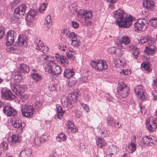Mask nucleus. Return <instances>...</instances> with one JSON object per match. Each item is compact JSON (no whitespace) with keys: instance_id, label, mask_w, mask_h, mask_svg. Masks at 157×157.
I'll use <instances>...</instances> for the list:
<instances>
[{"instance_id":"f257e3e1","label":"nucleus","mask_w":157,"mask_h":157,"mask_svg":"<svg viewBox=\"0 0 157 157\" xmlns=\"http://www.w3.org/2000/svg\"><path fill=\"white\" fill-rule=\"evenodd\" d=\"M119 27L123 28H129L132 22V17L120 10H116L113 15Z\"/></svg>"},{"instance_id":"f03ea898","label":"nucleus","mask_w":157,"mask_h":157,"mask_svg":"<svg viewBox=\"0 0 157 157\" xmlns=\"http://www.w3.org/2000/svg\"><path fill=\"white\" fill-rule=\"evenodd\" d=\"M45 59L49 62L47 63L46 70L52 76L60 74L62 71V68L57 65L54 61L53 58L51 56H46Z\"/></svg>"},{"instance_id":"7ed1b4c3","label":"nucleus","mask_w":157,"mask_h":157,"mask_svg":"<svg viewBox=\"0 0 157 157\" xmlns=\"http://www.w3.org/2000/svg\"><path fill=\"white\" fill-rule=\"evenodd\" d=\"M11 89L13 92L18 96L23 101H25L28 98L27 95L23 93V88L20 85L13 83L11 85Z\"/></svg>"},{"instance_id":"20e7f679","label":"nucleus","mask_w":157,"mask_h":157,"mask_svg":"<svg viewBox=\"0 0 157 157\" xmlns=\"http://www.w3.org/2000/svg\"><path fill=\"white\" fill-rule=\"evenodd\" d=\"M90 64L92 67L98 71L106 70L108 67L106 62L103 60H98L97 62L91 61Z\"/></svg>"},{"instance_id":"39448f33","label":"nucleus","mask_w":157,"mask_h":157,"mask_svg":"<svg viewBox=\"0 0 157 157\" xmlns=\"http://www.w3.org/2000/svg\"><path fill=\"white\" fill-rule=\"evenodd\" d=\"M117 91L120 96L123 98L127 97L129 93L128 87L123 82H119Z\"/></svg>"},{"instance_id":"423d86ee","label":"nucleus","mask_w":157,"mask_h":157,"mask_svg":"<svg viewBox=\"0 0 157 157\" xmlns=\"http://www.w3.org/2000/svg\"><path fill=\"white\" fill-rule=\"evenodd\" d=\"M131 42L130 38L128 36H124L119 39L117 43V45L123 49H128V45Z\"/></svg>"},{"instance_id":"0eeeda50","label":"nucleus","mask_w":157,"mask_h":157,"mask_svg":"<svg viewBox=\"0 0 157 157\" xmlns=\"http://www.w3.org/2000/svg\"><path fill=\"white\" fill-rule=\"evenodd\" d=\"M34 108L31 105H24L22 106L21 111L23 116L26 117H32Z\"/></svg>"},{"instance_id":"6e6552de","label":"nucleus","mask_w":157,"mask_h":157,"mask_svg":"<svg viewBox=\"0 0 157 157\" xmlns=\"http://www.w3.org/2000/svg\"><path fill=\"white\" fill-rule=\"evenodd\" d=\"M146 125L149 131H153L157 128V120L153 117H151L147 120Z\"/></svg>"},{"instance_id":"1a4fd4ad","label":"nucleus","mask_w":157,"mask_h":157,"mask_svg":"<svg viewBox=\"0 0 157 157\" xmlns=\"http://www.w3.org/2000/svg\"><path fill=\"white\" fill-rule=\"evenodd\" d=\"M135 91L136 94L138 95L140 100L144 101L147 98V94L143 89L142 86L139 85L136 87Z\"/></svg>"},{"instance_id":"9d476101","label":"nucleus","mask_w":157,"mask_h":157,"mask_svg":"<svg viewBox=\"0 0 157 157\" xmlns=\"http://www.w3.org/2000/svg\"><path fill=\"white\" fill-rule=\"evenodd\" d=\"M3 111L8 117L15 116L17 113V110L9 105H5L3 107Z\"/></svg>"},{"instance_id":"9b49d317","label":"nucleus","mask_w":157,"mask_h":157,"mask_svg":"<svg viewBox=\"0 0 157 157\" xmlns=\"http://www.w3.org/2000/svg\"><path fill=\"white\" fill-rule=\"evenodd\" d=\"M1 92L2 97L6 100H12L16 97L15 95L13 94L10 90L6 88L2 89Z\"/></svg>"},{"instance_id":"f8f14e48","label":"nucleus","mask_w":157,"mask_h":157,"mask_svg":"<svg viewBox=\"0 0 157 157\" xmlns=\"http://www.w3.org/2000/svg\"><path fill=\"white\" fill-rule=\"evenodd\" d=\"M16 36V34L13 31H9L7 33L6 36L5 37V40H7L6 44L7 46H10L13 43Z\"/></svg>"},{"instance_id":"ddd939ff","label":"nucleus","mask_w":157,"mask_h":157,"mask_svg":"<svg viewBox=\"0 0 157 157\" xmlns=\"http://www.w3.org/2000/svg\"><path fill=\"white\" fill-rule=\"evenodd\" d=\"M37 13V10L34 9L31 10L28 12L25 20L29 22H33L34 20L35 17Z\"/></svg>"},{"instance_id":"4468645a","label":"nucleus","mask_w":157,"mask_h":157,"mask_svg":"<svg viewBox=\"0 0 157 157\" xmlns=\"http://www.w3.org/2000/svg\"><path fill=\"white\" fill-rule=\"evenodd\" d=\"M78 16H81L82 17L86 19H89L92 17V14L90 11H87L83 9H80L79 11H76Z\"/></svg>"},{"instance_id":"2eb2a0df","label":"nucleus","mask_w":157,"mask_h":157,"mask_svg":"<svg viewBox=\"0 0 157 157\" xmlns=\"http://www.w3.org/2000/svg\"><path fill=\"white\" fill-rule=\"evenodd\" d=\"M27 39L26 36L24 35H20L18 37V40L16 43L17 45L22 47H26L27 46Z\"/></svg>"},{"instance_id":"dca6fc26","label":"nucleus","mask_w":157,"mask_h":157,"mask_svg":"<svg viewBox=\"0 0 157 157\" xmlns=\"http://www.w3.org/2000/svg\"><path fill=\"white\" fill-rule=\"evenodd\" d=\"M133 139H132L131 142V144L129 145L127 150L129 153H132L134 151L136 148V136L135 135L132 136Z\"/></svg>"},{"instance_id":"f3484780","label":"nucleus","mask_w":157,"mask_h":157,"mask_svg":"<svg viewBox=\"0 0 157 157\" xmlns=\"http://www.w3.org/2000/svg\"><path fill=\"white\" fill-rule=\"evenodd\" d=\"M145 48L146 49L144 50V52L147 55H152L155 54V52L156 47L154 44H149L147 45L146 46Z\"/></svg>"},{"instance_id":"a211bd4d","label":"nucleus","mask_w":157,"mask_h":157,"mask_svg":"<svg viewBox=\"0 0 157 157\" xmlns=\"http://www.w3.org/2000/svg\"><path fill=\"white\" fill-rule=\"evenodd\" d=\"M128 50L130 51H132V55L133 56V57L135 59H137L138 58L140 53V50L139 48L133 45H129Z\"/></svg>"},{"instance_id":"6ab92c4d","label":"nucleus","mask_w":157,"mask_h":157,"mask_svg":"<svg viewBox=\"0 0 157 157\" xmlns=\"http://www.w3.org/2000/svg\"><path fill=\"white\" fill-rule=\"evenodd\" d=\"M27 7L25 4L20 5L18 7L16 8L14 10V12L19 14L21 17L23 16L26 11Z\"/></svg>"},{"instance_id":"aec40b11","label":"nucleus","mask_w":157,"mask_h":157,"mask_svg":"<svg viewBox=\"0 0 157 157\" xmlns=\"http://www.w3.org/2000/svg\"><path fill=\"white\" fill-rule=\"evenodd\" d=\"M145 21H143V20L140 19L138 20L137 22L134 24L135 27L137 29L140 30H145L146 28V25L144 23Z\"/></svg>"},{"instance_id":"412c9836","label":"nucleus","mask_w":157,"mask_h":157,"mask_svg":"<svg viewBox=\"0 0 157 157\" xmlns=\"http://www.w3.org/2000/svg\"><path fill=\"white\" fill-rule=\"evenodd\" d=\"M154 2L152 1L146 0L143 2V6L147 10H151L154 9Z\"/></svg>"},{"instance_id":"4be33fe9","label":"nucleus","mask_w":157,"mask_h":157,"mask_svg":"<svg viewBox=\"0 0 157 157\" xmlns=\"http://www.w3.org/2000/svg\"><path fill=\"white\" fill-rule=\"evenodd\" d=\"M117 147L116 146L112 145L110 146L107 149L106 154L107 155H114L117 153Z\"/></svg>"},{"instance_id":"5701e85b","label":"nucleus","mask_w":157,"mask_h":157,"mask_svg":"<svg viewBox=\"0 0 157 157\" xmlns=\"http://www.w3.org/2000/svg\"><path fill=\"white\" fill-rule=\"evenodd\" d=\"M32 151L29 148H25L21 152L20 157H31Z\"/></svg>"},{"instance_id":"b1692460","label":"nucleus","mask_w":157,"mask_h":157,"mask_svg":"<svg viewBox=\"0 0 157 157\" xmlns=\"http://www.w3.org/2000/svg\"><path fill=\"white\" fill-rule=\"evenodd\" d=\"M52 25V21L50 15H48L45 17L44 22V27L48 30Z\"/></svg>"},{"instance_id":"393cba45","label":"nucleus","mask_w":157,"mask_h":157,"mask_svg":"<svg viewBox=\"0 0 157 157\" xmlns=\"http://www.w3.org/2000/svg\"><path fill=\"white\" fill-rule=\"evenodd\" d=\"M41 41L40 40L39 43L37 44L36 49L44 53H45L48 50V49L47 47L44 46L43 44H41Z\"/></svg>"},{"instance_id":"a878e982","label":"nucleus","mask_w":157,"mask_h":157,"mask_svg":"<svg viewBox=\"0 0 157 157\" xmlns=\"http://www.w3.org/2000/svg\"><path fill=\"white\" fill-rule=\"evenodd\" d=\"M20 73H28L29 71V66L24 63L21 64L19 68Z\"/></svg>"},{"instance_id":"bb28decb","label":"nucleus","mask_w":157,"mask_h":157,"mask_svg":"<svg viewBox=\"0 0 157 157\" xmlns=\"http://www.w3.org/2000/svg\"><path fill=\"white\" fill-rule=\"evenodd\" d=\"M13 126L14 127L17 128V131L18 133H21L23 131V127L21 123V121L19 120H16L14 121L13 124Z\"/></svg>"},{"instance_id":"cd10ccee","label":"nucleus","mask_w":157,"mask_h":157,"mask_svg":"<svg viewBox=\"0 0 157 157\" xmlns=\"http://www.w3.org/2000/svg\"><path fill=\"white\" fill-rule=\"evenodd\" d=\"M152 41V38L150 36H142L140 39L139 43L141 44H144L145 43H147L149 44L151 43Z\"/></svg>"},{"instance_id":"c85d7f7f","label":"nucleus","mask_w":157,"mask_h":157,"mask_svg":"<svg viewBox=\"0 0 157 157\" xmlns=\"http://www.w3.org/2000/svg\"><path fill=\"white\" fill-rule=\"evenodd\" d=\"M61 102L64 106L67 108H71L72 107L71 101L68 98H66L63 100H62Z\"/></svg>"},{"instance_id":"c756f323","label":"nucleus","mask_w":157,"mask_h":157,"mask_svg":"<svg viewBox=\"0 0 157 157\" xmlns=\"http://www.w3.org/2000/svg\"><path fill=\"white\" fill-rule=\"evenodd\" d=\"M57 114L56 116L59 119H61L63 117V115L65 113V111L63 110L62 107L59 106L57 108Z\"/></svg>"},{"instance_id":"7c9ffc66","label":"nucleus","mask_w":157,"mask_h":157,"mask_svg":"<svg viewBox=\"0 0 157 157\" xmlns=\"http://www.w3.org/2000/svg\"><path fill=\"white\" fill-rule=\"evenodd\" d=\"M74 75L73 71L68 68L66 69L64 71V76L67 78H70Z\"/></svg>"},{"instance_id":"2f4dec72","label":"nucleus","mask_w":157,"mask_h":157,"mask_svg":"<svg viewBox=\"0 0 157 157\" xmlns=\"http://www.w3.org/2000/svg\"><path fill=\"white\" fill-rule=\"evenodd\" d=\"M97 145L100 148L104 147L106 144V143L104 140L101 138H98L96 140Z\"/></svg>"},{"instance_id":"473e14b6","label":"nucleus","mask_w":157,"mask_h":157,"mask_svg":"<svg viewBox=\"0 0 157 157\" xmlns=\"http://www.w3.org/2000/svg\"><path fill=\"white\" fill-rule=\"evenodd\" d=\"M21 141V139L17 134L13 135L11 136V142L14 144L17 143H19Z\"/></svg>"},{"instance_id":"72a5a7b5","label":"nucleus","mask_w":157,"mask_h":157,"mask_svg":"<svg viewBox=\"0 0 157 157\" xmlns=\"http://www.w3.org/2000/svg\"><path fill=\"white\" fill-rule=\"evenodd\" d=\"M79 96L78 94L74 92L69 94L68 98L71 101L72 100L74 102H76L77 101V98Z\"/></svg>"},{"instance_id":"f704fd0d","label":"nucleus","mask_w":157,"mask_h":157,"mask_svg":"<svg viewBox=\"0 0 157 157\" xmlns=\"http://www.w3.org/2000/svg\"><path fill=\"white\" fill-rule=\"evenodd\" d=\"M67 126L68 129H71V132L73 133L77 131L78 129L74 128V126L73 122L71 121H68L67 123Z\"/></svg>"},{"instance_id":"c9c22d12","label":"nucleus","mask_w":157,"mask_h":157,"mask_svg":"<svg viewBox=\"0 0 157 157\" xmlns=\"http://www.w3.org/2000/svg\"><path fill=\"white\" fill-rule=\"evenodd\" d=\"M55 57L58 60H60L62 63H68V61L67 59L66 58L65 56L62 55L60 56L58 54H56Z\"/></svg>"},{"instance_id":"e433bc0d","label":"nucleus","mask_w":157,"mask_h":157,"mask_svg":"<svg viewBox=\"0 0 157 157\" xmlns=\"http://www.w3.org/2000/svg\"><path fill=\"white\" fill-rule=\"evenodd\" d=\"M31 77L35 82L40 81L42 79L41 75L38 74L33 73L31 75Z\"/></svg>"},{"instance_id":"4c0bfd02","label":"nucleus","mask_w":157,"mask_h":157,"mask_svg":"<svg viewBox=\"0 0 157 157\" xmlns=\"http://www.w3.org/2000/svg\"><path fill=\"white\" fill-rule=\"evenodd\" d=\"M74 51L71 50L67 51L66 55L67 57L69 59L74 60L75 59V57L74 56Z\"/></svg>"},{"instance_id":"58836bf2","label":"nucleus","mask_w":157,"mask_h":157,"mask_svg":"<svg viewBox=\"0 0 157 157\" xmlns=\"http://www.w3.org/2000/svg\"><path fill=\"white\" fill-rule=\"evenodd\" d=\"M142 141L144 144L146 145L147 146H149L151 145V144H149V138L147 136L142 138Z\"/></svg>"},{"instance_id":"ea45409f","label":"nucleus","mask_w":157,"mask_h":157,"mask_svg":"<svg viewBox=\"0 0 157 157\" xmlns=\"http://www.w3.org/2000/svg\"><path fill=\"white\" fill-rule=\"evenodd\" d=\"M142 67L144 68V70L148 72L151 71L150 68V64L148 63H143L141 65Z\"/></svg>"},{"instance_id":"a19ab883","label":"nucleus","mask_w":157,"mask_h":157,"mask_svg":"<svg viewBox=\"0 0 157 157\" xmlns=\"http://www.w3.org/2000/svg\"><path fill=\"white\" fill-rule=\"evenodd\" d=\"M71 41V45L73 46L78 47L79 46L80 42L78 40H77V39L76 40H72Z\"/></svg>"},{"instance_id":"79ce46f5","label":"nucleus","mask_w":157,"mask_h":157,"mask_svg":"<svg viewBox=\"0 0 157 157\" xmlns=\"http://www.w3.org/2000/svg\"><path fill=\"white\" fill-rule=\"evenodd\" d=\"M69 79L68 82V85L70 86H72L74 85L77 82V80L75 78L72 77L69 78Z\"/></svg>"},{"instance_id":"37998d69","label":"nucleus","mask_w":157,"mask_h":157,"mask_svg":"<svg viewBox=\"0 0 157 157\" xmlns=\"http://www.w3.org/2000/svg\"><path fill=\"white\" fill-rule=\"evenodd\" d=\"M68 37L71 41L72 40H76L77 39L76 35L73 32H71L69 35Z\"/></svg>"},{"instance_id":"c03bdc74","label":"nucleus","mask_w":157,"mask_h":157,"mask_svg":"<svg viewBox=\"0 0 157 157\" xmlns=\"http://www.w3.org/2000/svg\"><path fill=\"white\" fill-rule=\"evenodd\" d=\"M5 28L0 26V39L3 38L5 35Z\"/></svg>"},{"instance_id":"a18cd8bd","label":"nucleus","mask_w":157,"mask_h":157,"mask_svg":"<svg viewBox=\"0 0 157 157\" xmlns=\"http://www.w3.org/2000/svg\"><path fill=\"white\" fill-rule=\"evenodd\" d=\"M33 106V107L35 108L36 109H40L41 106V103L38 101H36L35 102L34 105H32Z\"/></svg>"},{"instance_id":"49530a36","label":"nucleus","mask_w":157,"mask_h":157,"mask_svg":"<svg viewBox=\"0 0 157 157\" xmlns=\"http://www.w3.org/2000/svg\"><path fill=\"white\" fill-rule=\"evenodd\" d=\"M59 137L61 139V140L63 141H65L67 139V136H65L64 134L61 132L58 135Z\"/></svg>"},{"instance_id":"de8ad7c7","label":"nucleus","mask_w":157,"mask_h":157,"mask_svg":"<svg viewBox=\"0 0 157 157\" xmlns=\"http://www.w3.org/2000/svg\"><path fill=\"white\" fill-rule=\"evenodd\" d=\"M116 51V48L114 47H110L108 49V52L112 54H115Z\"/></svg>"},{"instance_id":"09e8293b","label":"nucleus","mask_w":157,"mask_h":157,"mask_svg":"<svg viewBox=\"0 0 157 157\" xmlns=\"http://www.w3.org/2000/svg\"><path fill=\"white\" fill-rule=\"evenodd\" d=\"M7 144L6 142H3L0 144V148L4 150L7 149Z\"/></svg>"},{"instance_id":"8fccbe9b","label":"nucleus","mask_w":157,"mask_h":157,"mask_svg":"<svg viewBox=\"0 0 157 157\" xmlns=\"http://www.w3.org/2000/svg\"><path fill=\"white\" fill-rule=\"evenodd\" d=\"M109 134V131L107 130H104L101 133L102 135L104 137L108 136Z\"/></svg>"},{"instance_id":"3c124183","label":"nucleus","mask_w":157,"mask_h":157,"mask_svg":"<svg viewBox=\"0 0 157 157\" xmlns=\"http://www.w3.org/2000/svg\"><path fill=\"white\" fill-rule=\"evenodd\" d=\"M41 141L40 139L38 137H36L34 139L35 143L36 145H39L40 144Z\"/></svg>"},{"instance_id":"603ef678","label":"nucleus","mask_w":157,"mask_h":157,"mask_svg":"<svg viewBox=\"0 0 157 157\" xmlns=\"http://www.w3.org/2000/svg\"><path fill=\"white\" fill-rule=\"evenodd\" d=\"M81 105L87 112H89L90 111V109L88 105L84 103L82 104Z\"/></svg>"},{"instance_id":"864d4df0","label":"nucleus","mask_w":157,"mask_h":157,"mask_svg":"<svg viewBox=\"0 0 157 157\" xmlns=\"http://www.w3.org/2000/svg\"><path fill=\"white\" fill-rule=\"evenodd\" d=\"M121 73L123 74V75H129L131 74L130 71L127 69H126L124 71V70L122 71Z\"/></svg>"},{"instance_id":"5fc2aeb1","label":"nucleus","mask_w":157,"mask_h":157,"mask_svg":"<svg viewBox=\"0 0 157 157\" xmlns=\"http://www.w3.org/2000/svg\"><path fill=\"white\" fill-rule=\"evenodd\" d=\"M140 111L142 114L145 115L146 113V110L144 107L140 106Z\"/></svg>"},{"instance_id":"6e6d98bb","label":"nucleus","mask_w":157,"mask_h":157,"mask_svg":"<svg viewBox=\"0 0 157 157\" xmlns=\"http://www.w3.org/2000/svg\"><path fill=\"white\" fill-rule=\"evenodd\" d=\"M48 88L50 90L52 91H54L56 89L55 85L53 84H51L49 85Z\"/></svg>"},{"instance_id":"4d7b16f0","label":"nucleus","mask_w":157,"mask_h":157,"mask_svg":"<svg viewBox=\"0 0 157 157\" xmlns=\"http://www.w3.org/2000/svg\"><path fill=\"white\" fill-rule=\"evenodd\" d=\"M113 118L111 117H107V121L109 123H110V124H113Z\"/></svg>"},{"instance_id":"13d9d810","label":"nucleus","mask_w":157,"mask_h":157,"mask_svg":"<svg viewBox=\"0 0 157 157\" xmlns=\"http://www.w3.org/2000/svg\"><path fill=\"white\" fill-rule=\"evenodd\" d=\"M73 27L74 28H77L78 27V24L77 22L75 21H73L72 22Z\"/></svg>"},{"instance_id":"bf43d9fd","label":"nucleus","mask_w":157,"mask_h":157,"mask_svg":"<svg viewBox=\"0 0 157 157\" xmlns=\"http://www.w3.org/2000/svg\"><path fill=\"white\" fill-rule=\"evenodd\" d=\"M68 30L67 29H65L64 30H62L61 32L62 34H63V35L65 34L66 35H67L68 33Z\"/></svg>"},{"instance_id":"052dcab7","label":"nucleus","mask_w":157,"mask_h":157,"mask_svg":"<svg viewBox=\"0 0 157 157\" xmlns=\"http://www.w3.org/2000/svg\"><path fill=\"white\" fill-rule=\"evenodd\" d=\"M81 80L82 82H85L87 80V77L86 76H83L81 78Z\"/></svg>"},{"instance_id":"680f3d73","label":"nucleus","mask_w":157,"mask_h":157,"mask_svg":"<svg viewBox=\"0 0 157 157\" xmlns=\"http://www.w3.org/2000/svg\"><path fill=\"white\" fill-rule=\"evenodd\" d=\"M80 149L83 151V150L85 148V145L81 143L80 144Z\"/></svg>"},{"instance_id":"e2e57ef3","label":"nucleus","mask_w":157,"mask_h":157,"mask_svg":"<svg viewBox=\"0 0 157 157\" xmlns=\"http://www.w3.org/2000/svg\"><path fill=\"white\" fill-rule=\"evenodd\" d=\"M152 24L153 26L155 27H157V19H155L154 20H153Z\"/></svg>"},{"instance_id":"0e129e2a","label":"nucleus","mask_w":157,"mask_h":157,"mask_svg":"<svg viewBox=\"0 0 157 157\" xmlns=\"http://www.w3.org/2000/svg\"><path fill=\"white\" fill-rule=\"evenodd\" d=\"M46 7L45 6H44V7H40L39 11L41 13H42L43 11L45 10Z\"/></svg>"},{"instance_id":"69168bd1","label":"nucleus","mask_w":157,"mask_h":157,"mask_svg":"<svg viewBox=\"0 0 157 157\" xmlns=\"http://www.w3.org/2000/svg\"><path fill=\"white\" fill-rule=\"evenodd\" d=\"M119 63H118V64H119L122 67H123L125 65V63L124 62H123L122 60H119Z\"/></svg>"},{"instance_id":"338daca9","label":"nucleus","mask_w":157,"mask_h":157,"mask_svg":"<svg viewBox=\"0 0 157 157\" xmlns=\"http://www.w3.org/2000/svg\"><path fill=\"white\" fill-rule=\"evenodd\" d=\"M56 153H52L50 154L49 155V157H56Z\"/></svg>"},{"instance_id":"774afa93","label":"nucleus","mask_w":157,"mask_h":157,"mask_svg":"<svg viewBox=\"0 0 157 157\" xmlns=\"http://www.w3.org/2000/svg\"><path fill=\"white\" fill-rule=\"evenodd\" d=\"M153 94V99L155 100H157V93H154Z\"/></svg>"}]
</instances>
